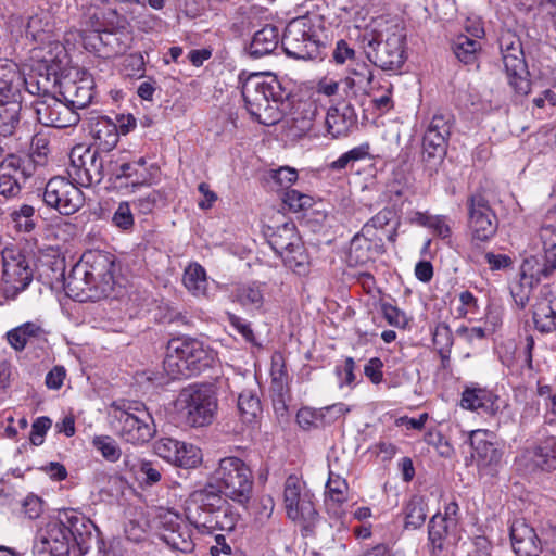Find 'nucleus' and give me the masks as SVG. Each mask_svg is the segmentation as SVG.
Listing matches in <instances>:
<instances>
[{
	"instance_id": "nucleus-1",
	"label": "nucleus",
	"mask_w": 556,
	"mask_h": 556,
	"mask_svg": "<svg viewBox=\"0 0 556 556\" xmlns=\"http://www.w3.org/2000/svg\"><path fill=\"white\" fill-rule=\"evenodd\" d=\"M203 488L192 491L185 501L184 513L188 522L202 534L215 530L232 531L240 515L227 498L240 505L247 504L253 491L250 467L235 456L224 457Z\"/></svg>"
},
{
	"instance_id": "nucleus-2",
	"label": "nucleus",
	"mask_w": 556,
	"mask_h": 556,
	"mask_svg": "<svg viewBox=\"0 0 556 556\" xmlns=\"http://www.w3.org/2000/svg\"><path fill=\"white\" fill-rule=\"evenodd\" d=\"M241 93L248 112L263 125H274L282 117L281 106L288 98L276 76L252 73L243 78L240 74Z\"/></svg>"
},
{
	"instance_id": "nucleus-3",
	"label": "nucleus",
	"mask_w": 556,
	"mask_h": 556,
	"mask_svg": "<svg viewBox=\"0 0 556 556\" xmlns=\"http://www.w3.org/2000/svg\"><path fill=\"white\" fill-rule=\"evenodd\" d=\"M215 362L214 352L192 338H174L167 344L163 370L170 380L197 376Z\"/></svg>"
},
{
	"instance_id": "nucleus-4",
	"label": "nucleus",
	"mask_w": 556,
	"mask_h": 556,
	"mask_svg": "<svg viewBox=\"0 0 556 556\" xmlns=\"http://www.w3.org/2000/svg\"><path fill=\"white\" fill-rule=\"evenodd\" d=\"M467 228L470 239L469 260L479 264L481 244L489 242L497 232L498 219L485 195L476 191L467 199Z\"/></svg>"
},
{
	"instance_id": "nucleus-5",
	"label": "nucleus",
	"mask_w": 556,
	"mask_h": 556,
	"mask_svg": "<svg viewBox=\"0 0 556 556\" xmlns=\"http://www.w3.org/2000/svg\"><path fill=\"white\" fill-rule=\"evenodd\" d=\"M362 47L366 58L377 67L388 73H400L406 61L405 35L401 31L381 34L365 31Z\"/></svg>"
},
{
	"instance_id": "nucleus-6",
	"label": "nucleus",
	"mask_w": 556,
	"mask_h": 556,
	"mask_svg": "<svg viewBox=\"0 0 556 556\" xmlns=\"http://www.w3.org/2000/svg\"><path fill=\"white\" fill-rule=\"evenodd\" d=\"M283 507L288 519L301 527L303 535L314 533L319 520L314 494L295 475L289 476L285 481Z\"/></svg>"
},
{
	"instance_id": "nucleus-7",
	"label": "nucleus",
	"mask_w": 556,
	"mask_h": 556,
	"mask_svg": "<svg viewBox=\"0 0 556 556\" xmlns=\"http://www.w3.org/2000/svg\"><path fill=\"white\" fill-rule=\"evenodd\" d=\"M175 406L189 426L204 427L214 419L217 397L211 384L194 383L179 392Z\"/></svg>"
},
{
	"instance_id": "nucleus-8",
	"label": "nucleus",
	"mask_w": 556,
	"mask_h": 556,
	"mask_svg": "<svg viewBox=\"0 0 556 556\" xmlns=\"http://www.w3.org/2000/svg\"><path fill=\"white\" fill-rule=\"evenodd\" d=\"M508 85L518 96H527L531 91V80L520 38L511 30H503L498 37Z\"/></svg>"
},
{
	"instance_id": "nucleus-9",
	"label": "nucleus",
	"mask_w": 556,
	"mask_h": 556,
	"mask_svg": "<svg viewBox=\"0 0 556 556\" xmlns=\"http://www.w3.org/2000/svg\"><path fill=\"white\" fill-rule=\"evenodd\" d=\"M281 45L286 54L296 60L316 59L323 46L314 25L306 16H299L287 24Z\"/></svg>"
},
{
	"instance_id": "nucleus-10",
	"label": "nucleus",
	"mask_w": 556,
	"mask_h": 556,
	"mask_svg": "<svg viewBox=\"0 0 556 556\" xmlns=\"http://www.w3.org/2000/svg\"><path fill=\"white\" fill-rule=\"evenodd\" d=\"M1 290L5 299L14 300L33 281L29 260L18 247H5L2 252Z\"/></svg>"
},
{
	"instance_id": "nucleus-11",
	"label": "nucleus",
	"mask_w": 556,
	"mask_h": 556,
	"mask_svg": "<svg viewBox=\"0 0 556 556\" xmlns=\"http://www.w3.org/2000/svg\"><path fill=\"white\" fill-rule=\"evenodd\" d=\"M37 98L31 102V110L38 123L46 127L68 128L76 126L80 121L78 112L74 111L66 101H62L41 87Z\"/></svg>"
},
{
	"instance_id": "nucleus-12",
	"label": "nucleus",
	"mask_w": 556,
	"mask_h": 556,
	"mask_svg": "<svg viewBox=\"0 0 556 556\" xmlns=\"http://www.w3.org/2000/svg\"><path fill=\"white\" fill-rule=\"evenodd\" d=\"M112 426L122 440L131 444L149 442L155 433L152 416L144 407L139 406L134 412L116 408L113 412Z\"/></svg>"
},
{
	"instance_id": "nucleus-13",
	"label": "nucleus",
	"mask_w": 556,
	"mask_h": 556,
	"mask_svg": "<svg viewBox=\"0 0 556 556\" xmlns=\"http://www.w3.org/2000/svg\"><path fill=\"white\" fill-rule=\"evenodd\" d=\"M39 195L48 207L65 216L75 214L85 204V194L80 188L61 176L49 179Z\"/></svg>"
},
{
	"instance_id": "nucleus-14",
	"label": "nucleus",
	"mask_w": 556,
	"mask_h": 556,
	"mask_svg": "<svg viewBox=\"0 0 556 556\" xmlns=\"http://www.w3.org/2000/svg\"><path fill=\"white\" fill-rule=\"evenodd\" d=\"M108 161L98 149L76 147L71 152L70 175L83 187L98 185L108 175Z\"/></svg>"
},
{
	"instance_id": "nucleus-15",
	"label": "nucleus",
	"mask_w": 556,
	"mask_h": 556,
	"mask_svg": "<svg viewBox=\"0 0 556 556\" xmlns=\"http://www.w3.org/2000/svg\"><path fill=\"white\" fill-rule=\"evenodd\" d=\"M76 513L65 515L64 519L51 521L35 543V556H68L72 539V526Z\"/></svg>"
},
{
	"instance_id": "nucleus-16",
	"label": "nucleus",
	"mask_w": 556,
	"mask_h": 556,
	"mask_svg": "<svg viewBox=\"0 0 556 556\" xmlns=\"http://www.w3.org/2000/svg\"><path fill=\"white\" fill-rule=\"evenodd\" d=\"M540 239L543 244V253L526 257L520 266V273L528 277L538 286L546 279H549L556 271V258L552 253L556 244L553 243V230L540 229Z\"/></svg>"
},
{
	"instance_id": "nucleus-17",
	"label": "nucleus",
	"mask_w": 556,
	"mask_h": 556,
	"mask_svg": "<svg viewBox=\"0 0 556 556\" xmlns=\"http://www.w3.org/2000/svg\"><path fill=\"white\" fill-rule=\"evenodd\" d=\"M79 265L85 267L89 279L97 283L103 298L109 296L115 285V256L103 251H89L83 255V262Z\"/></svg>"
},
{
	"instance_id": "nucleus-18",
	"label": "nucleus",
	"mask_w": 556,
	"mask_h": 556,
	"mask_svg": "<svg viewBox=\"0 0 556 556\" xmlns=\"http://www.w3.org/2000/svg\"><path fill=\"white\" fill-rule=\"evenodd\" d=\"M72 526V539L78 549V556H105V543L97 526L84 515H75Z\"/></svg>"
},
{
	"instance_id": "nucleus-19",
	"label": "nucleus",
	"mask_w": 556,
	"mask_h": 556,
	"mask_svg": "<svg viewBox=\"0 0 556 556\" xmlns=\"http://www.w3.org/2000/svg\"><path fill=\"white\" fill-rule=\"evenodd\" d=\"M160 536L173 549L191 553L194 543L191 536L189 526L182 517L173 510H167L159 516Z\"/></svg>"
},
{
	"instance_id": "nucleus-20",
	"label": "nucleus",
	"mask_w": 556,
	"mask_h": 556,
	"mask_svg": "<svg viewBox=\"0 0 556 556\" xmlns=\"http://www.w3.org/2000/svg\"><path fill=\"white\" fill-rule=\"evenodd\" d=\"M109 180L121 190L136 192L140 187L153 184L152 174L148 169H138L137 165L124 162L118 164L110 156L108 161Z\"/></svg>"
},
{
	"instance_id": "nucleus-21",
	"label": "nucleus",
	"mask_w": 556,
	"mask_h": 556,
	"mask_svg": "<svg viewBox=\"0 0 556 556\" xmlns=\"http://www.w3.org/2000/svg\"><path fill=\"white\" fill-rule=\"evenodd\" d=\"M25 88L30 94L39 93L40 81L35 77L26 79L20 72L16 64L0 66V101H21V91Z\"/></svg>"
},
{
	"instance_id": "nucleus-22",
	"label": "nucleus",
	"mask_w": 556,
	"mask_h": 556,
	"mask_svg": "<svg viewBox=\"0 0 556 556\" xmlns=\"http://www.w3.org/2000/svg\"><path fill=\"white\" fill-rule=\"evenodd\" d=\"M31 176L28 166L16 155H9L0 163V195L10 199L21 193L20 177Z\"/></svg>"
},
{
	"instance_id": "nucleus-23",
	"label": "nucleus",
	"mask_w": 556,
	"mask_h": 556,
	"mask_svg": "<svg viewBox=\"0 0 556 556\" xmlns=\"http://www.w3.org/2000/svg\"><path fill=\"white\" fill-rule=\"evenodd\" d=\"M94 281L89 279L85 267L77 264L64 279L66 294L77 302H96L103 298Z\"/></svg>"
},
{
	"instance_id": "nucleus-24",
	"label": "nucleus",
	"mask_w": 556,
	"mask_h": 556,
	"mask_svg": "<svg viewBox=\"0 0 556 556\" xmlns=\"http://www.w3.org/2000/svg\"><path fill=\"white\" fill-rule=\"evenodd\" d=\"M486 431L475 430L470 433L469 441L472 448V458L480 469L492 473L501 464L503 452L494 443L486 439Z\"/></svg>"
},
{
	"instance_id": "nucleus-25",
	"label": "nucleus",
	"mask_w": 556,
	"mask_h": 556,
	"mask_svg": "<svg viewBox=\"0 0 556 556\" xmlns=\"http://www.w3.org/2000/svg\"><path fill=\"white\" fill-rule=\"evenodd\" d=\"M400 218L393 207H384L372 216L362 228L364 236H371L378 240L382 237V241L387 239L394 243L397 237V228Z\"/></svg>"
},
{
	"instance_id": "nucleus-26",
	"label": "nucleus",
	"mask_w": 556,
	"mask_h": 556,
	"mask_svg": "<svg viewBox=\"0 0 556 556\" xmlns=\"http://www.w3.org/2000/svg\"><path fill=\"white\" fill-rule=\"evenodd\" d=\"M510 541L514 552L518 556H539L544 549L543 543L532 527L525 520H514L510 526Z\"/></svg>"
},
{
	"instance_id": "nucleus-27",
	"label": "nucleus",
	"mask_w": 556,
	"mask_h": 556,
	"mask_svg": "<svg viewBox=\"0 0 556 556\" xmlns=\"http://www.w3.org/2000/svg\"><path fill=\"white\" fill-rule=\"evenodd\" d=\"M357 122L354 106L346 101L329 108L326 116V127L332 138L345 137Z\"/></svg>"
},
{
	"instance_id": "nucleus-28",
	"label": "nucleus",
	"mask_w": 556,
	"mask_h": 556,
	"mask_svg": "<svg viewBox=\"0 0 556 556\" xmlns=\"http://www.w3.org/2000/svg\"><path fill=\"white\" fill-rule=\"evenodd\" d=\"M533 321L542 333L556 330V295L547 291L546 287L541 289L533 305Z\"/></svg>"
},
{
	"instance_id": "nucleus-29",
	"label": "nucleus",
	"mask_w": 556,
	"mask_h": 556,
	"mask_svg": "<svg viewBox=\"0 0 556 556\" xmlns=\"http://www.w3.org/2000/svg\"><path fill=\"white\" fill-rule=\"evenodd\" d=\"M382 237L375 239L371 236H364V232L354 236L351 240L349 260L355 265H363L375 260L376 256L384 253Z\"/></svg>"
},
{
	"instance_id": "nucleus-30",
	"label": "nucleus",
	"mask_w": 556,
	"mask_h": 556,
	"mask_svg": "<svg viewBox=\"0 0 556 556\" xmlns=\"http://www.w3.org/2000/svg\"><path fill=\"white\" fill-rule=\"evenodd\" d=\"M456 525L441 519V513L431 517L428 525V539L431 545V554L440 556L451 538H456Z\"/></svg>"
},
{
	"instance_id": "nucleus-31",
	"label": "nucleus",
	"mask_w": 556,
	"mask_h": 556,
	"mask_svg": "<svg viewBox=\"0 0 556 556\" xmlns=\"http://www.w3.org/2000/svg\"><path fill=\"white\" fill-rule=\"evenodd\" d=\"M62 94L74 111L83 110L91 103L94 97L93 80L90 77H83L79 80L68 81L63 87Z\"/></svg>"
},
{
	"instance_id": "nucleus-32",
	"label": "nucleus",
	"mask_w": 556,
	"mask_h": 556,
	"mask_svg": "<svg viewBox=\"0 0 556 556\" xmlns=\"http://www.w3.org/2000/svg\"><path fill=\"white\" fill-rule=\"evenodd\" d=\"M528 459L534 467L545 471L556 469V437L551 435L540 440L527 451Z\"/></svg>"
},
{
	"instance_id": "nucleus-33",
	"label": "nucleus",
	"mask_w": 556,
	"mask_h": 556,
	"mask_svg": "<svg viewBox=\"0 0 556 556\" xmlns=\"http://www.w3.org/2000/svg\"><path fill=\"white\" fill-rule=\"evenodd\" d=\"M460 405L465 409L482 410L494 415L498 412V396L482 389H466L463 392Z\"/></svg>"
},
{
	"instance_id": "nucleus-34",
	"label": "nucleus",
	"mask_w": 556,
	"mask_h": 556,
	"mask_svg": "<svg viewBox=\"0 0 556 556\" xmlns=\"http://www.w3.org/2000/svg\"><path fill=\"white\" fill-rule=\"evenodd\" d=\"M90 134L94 139L96 149L110 152L118 142L119 131L115 123L106 117H99L91 124Z\"/></svg>"
},
{
	"instance_id": "nucleus-35",
	"label": "nucleus",
	"mask_w": 556,
	"mask_h": 556,
	"mask_svg": "<svg viewBox=\"0 0 556 556\" xmlns=\"http://www.w3.org/2000/svg\"><path fill=\"white\" fill-rule=\"evenodd\" d=\"M56 35L54 29V22L49 13L40 12L34 14L28 18L25 25V36L30 38L31 41L40 45H46L47 41H51Z\"/></svg>"
},
{
	"instance_id": "nucleus-36",
	"label": "nucleus",
	"mask_w": 556,
	"mask_h": 556,
	"mask_svg": "<svg viewBox=\"0 0 556 556\" xmlns=\"http://www.w3.org/2000/svg\"><path fill=\"white\" fill-rule=\"evenodd\" d=\"M279 43V31L274 25H266L257 30L248 48L249 55L260 59L273 53Z\"/></svg>"
},
{
	"instance_id": "nucleus-37",
	"label": "nucleus",
	"mask_w": 556,
	"mask_h": 556,
	"mask_svg": "<svg viewBox=\"0 0 556 556\" xmlns=\"http://www.w3.org/2000/svg\"><path fill=\"white\" fill-rule=\"evenodd\" d=\"M240 418L244 424L255 425L262 417L263 407L255 389H245L237 401Z\"/></svg>"
},
{
	"instance_id": "nucleus-38",
	"label": "nucleus",
	"mask_w": 556,
	"mask_h": 556,
	"mask_svg": "<svg viewBox=\"0 0 556 556\" xmlns=\"http://www.w3.org/2000/svg\"><path fill=\"white\" fill-rule=\"evenodd\" d=\"M267 241L275 253L280 256L288 249L294 248L295 244L300 243L301 238L293 223H285L267 236Z\"/></svg>"
},
{
	"instance_id": "nucleus-39",
	"label": "nucleus",
	"mask_w": 556,
	"mask_h": 556,
	"mask_svg": "<svg viewBox=\"0 0 556 556\" xmlns=\"http://www.w3.org/2000/svg\"><path fill=\"white\" fill-rule=\"evenodd\" d=\"M448 137L439 132L426 131L422 139V161L437 163L443 160Z\"/></svg>"
},
{
	"instance_id": "nucleus-40",
	"label": "nucleus",
	"mask_w": 556,
	"mask_h": 556,
	"mask_svg": "<svg viewBox=\"0 0 556 556\" xmlns=\"http://www.w3.org/2000/svg\"><path fill=\"white\" fill-rule=\"evenodd\" d=\"M45 336L43 329L35 323H25L7 333L10 345L15 351H23L31 339H41Z\"/></svg>"
},
{
	"instance_id": "nucleus-41",
	"label": "nucleus",
	"mask_w": 556,
	"mask_h": 556,
	"mask_svg": "<svg viewBox=\"0 0 556 556\" xmlns=\"http://www.w3.org/2000/svg\"><path fill=\"white\" fill-rule=\"evenodd\" d=\"M56 34L51 41H47L46 45H40L38 48L43 52L41 60L47 64L48 68L56 72L61 70L62 65L67 60L68 48L59 40Z\"/></svg>"
},
{
	"instance_id": "nucleus-42",
	"label": "nucleus",
	"mask_w": 556,
	"mask_h": 556,
	"mask_svg": "<svg viewBox=\"0 0 556 556\" xmlns=\"http://www.w3.org/2000/svg\"><path fill=\"white\" fill-rule=\"evenodd\" d=\"M451 48L459 62L465 65H471L478 60L481 43L467 35H459L453 40Z\"/></svg>"
},
{
	"instance_id": "nucleus-43",
	"label": "nucleus",
	"mask_w": 556,
	"mask_h": 556,
	"mask_svg": "<svg viewBox=\"0 0 556 556\" xmlns=\"http://www.w3.org/2000/svg\"><path fill=\"white\" fill-rule=\"evenodd\" d=\"M113 37L114 34L106 30L103 33L94 31L90 35H85L80 30H70L64 35V45L68 49L71 46L74 48L76 43H81L85 48L90 46L92 49H97V42L103 43L104 46L112 45L111 38Z\"/></svg>"
},
{
	"instance_id": "nucleus-44",
	"label": "nucleus",
	"mask_w": 556,
	"mask_h": 556,
	"mask_svg": "<svg viewBox=\"0 0 556 556\" xmlns=\"http://www.w3.org/2000/svg\"><path fill=\"white\" fill-rule=\"evenodd\" d=\"M21 101H0V136L14 134L20 124Z\"/></svg>"
},
{
	"instance_id": "nucleus-45",
	"label": "nucleus",
	"mask_w": 556,
	"mask_h": 556,
	"mask_svg": "<svg viewBox=\"0 0 556 556\" xmlns=\"http://www.w3.org/2000/svg\"><path fill=\"white\" fill-rule=\"evenodd\" d=\"M185 287L193 295H205L207 291V277L205 269L198 263L190 264L184 273Z\"/></svg>"
},
{
	"instance_id": "nucleus-46",
	"label": "nucleus",
	"mask_w": 556,
	"mask_h": 556,
	"mask_svg": "<svg viewBox=\"0 0 556 556\" xmlns=\"http://www.w3.org/2000/svg\"><path fill=\"white\" fill-rule=\"evenodd\" d=\"M233 299L248 309H260L264 303V294L256 283L242 285L233 292Z\"/></svg>"
},
{
	"instance_id": "nucleus-47",
	"label": "nucleus",
	"mask_w": 556,
	"mask_h": 556,
	"mask_svg": "<svg viewBox=\"0 0 556 556\" xmlns=\"http://www.w3.org/2000/svg\"><path fill=\"white\" fill-rule=\"evenodd\" d=\"M532 113L538 118H546L556 114V91L545 89L532 100Z\"/></svg>"
},
{
	"instance_id": "nucleus-48",
	"label": "nucleus",
	"mask_w": 556,
	"mask_h": 556,
	"mask_svg": "<svg viewBox=\"0 0 556 556\" xmlns=\"http://www.w3.org/2000/svg\"><path fill=\"white\" fill-rule=\"evenodd\" d=\"M280 257L285 265L292 269L294 273L302 275L306 273L308 265V256L305 252L302 241L294 245V248L288 249L283 252Z\"/></svg>"
},
{
	"instance_id": "nucleus-49",
	"label": "nucleus",
	"mask_w": 556,
	"mask_h": 556,
	"mask_svg": "<svg viewBox=\"0 0 556 556\" xmlns=\"http://www.w3.org/2000/svg\"><path fill=\"white\" fill-rule=\"evenodd\" d=\"M405 528L418 529L426 520V510L420 497L412 498L405 506Z\"/></svg>"
},
{
	"instance_id": "nucleus-50",
	"label": "nucleus",
	"mask_w": 556,
	"mask_h": 556,
	"mask_svg": "<svg viewBox=\"0 0 556 556\" xmlns=\"http://www.w3.org/2000/svg\"><path fill=\"white\" fill-rule=\"evenodd\" d=\"M519 276V280L513 283L510 287V294L515 304L522 309L529 303L530 295L534 287H536L538 285L528 277L526 278L525 276H522L521 273Z\"/></svg>"
},
{
	"instance_id": "nucleus-51",
	"label": "nucleus",
	"mask_w": 556,
	"mask_h": 556,
	"mask_svg": "<svg viewBox=\"0 0 556 556\" xmlns=\"http://www.w3.org/2000/svg\"><path fill=\"white\" fill-rule=\"evenodd\" d=\"M349 485L346 481L339 475L333 472L329 473L328 481L326 483V493L328 501L334 504H342L348 500Z\"/></svg>"
},
{
	"instance_id": "nucleus-52",
	"label": "nucleus",
	"mask_w": 556,
	"mask_h": 556,
	"mask_svg": "<svg viewBox=\"0 0 556 556\" xmlns=\"http://www.w3.org/2000/svg\"><path fill=\"white\" fill-rule=\"evenodd\" d=\"M92 445L101 453L108 462L115 463L121 458L122 451L117 442L109 435H97Z\"/></svg>"
},
{
	"instance_id": "nucleus-53",
	"label": "nucleus",
	"mask_w": 556,
	"mask_h": 556,
	"mask_svg": "<svg viewBox=\"0 0 556 556\" xmlns=\"http://www.w3.org/2000/svg\"><path fill=\"white\" fill-rule=\"evenodd\" d=\"M200 462L201 455L199 448L192 444L179 443L177 458H175L173 465L184 468H194Z\"/></svg>"
},
{
	"instance_id": "nucleus-54",
	"label": "nucleus",
	"mask_w": 556,
	"mask_h": 556,
	"mask_svg": "<svg viewBox=\"0 0 556 556\" xmlns=\"http://www.w3.org/2000/svg\"><path fill=\"white\" fill-rule=\"evenodd\" d=\"M112 223L115 227L124 231L132 229L135 218L129 202L123 201L118 204L117 208L113 213Z\"/></svg>"
},
{
	"instance_id": "nucleus-55",
	"label": "nucleus",
	"mask_w": 556,
	"mask_h": 556,
	"mask_svg": "<svg viewBox=\"0 0 556 556\" xmlns=\"http://www.w3.org/2000/svg\"><path fill=\"white\" fill-rule=\"evenodd\" d=\"M275 501L270 495H262L252 507L254 519L260 525H264L273 515Z\"/></svg>"
},
{
	"instance_id": "nucleus-56",
	"label": "nucleus",
	"mask_w": 556,
	"mask_h": 556,
	"mask_svg": "<svg viewBox=\"0 0 556 556\" xmlns=\"http://www.w3.org/2000/svg\"><path fill=\"white\" fill-rule=\"evenodd\" d=\"M296 421L304 430L324 427L320 409L303 407L296 414Z\"/></svg>"
},
{
	"instance_id": "nucleus-57",
	"label": "nucleus",
	"mask_w": 556,
	"mask_h": 556,
	"mask_svg": "<svg viewBox=\"0 0 556 556\" xmlns=\"http://www.w3.org/2000/svg\"><path fill=\"white\" fill-rule=\"evenodd\" d=\"M49 141L43 137L36 136L33 138L28 163L37 166H45L49 153Z\"/></svg>"
},
{
	"instance_id": "nucleus-58",
	"label": "nucleus",
	"mask_w": 556,
	"mask_h": 556,
	"mask_svg": "<svg viewBox=\"0 0 556 556\" xmlns=\"http://www.w3.org/2000/svg\"><path fill=\"white\" fill-rule=\"evenodd\" d=\"M179 443L180 441L172 438H162L154 443V452L157 456L174 464L175 458H177Z\"/></svg>"
},
{
	"instance_id": "nucleus-59",
	"label": "nucleus",
	"mask_w": 556,
	"mask_h": 556,
	"mask_svg": "<svg viewBox=\"0 0 556 556\" xmlns=\"http://www.w3.org/2000/svg\"><path fill=\"white\" fill-rule=\"evenodd\" d=\"M283 202L289 206L293 212H299L302 210H306L312 207L313 198L308 194L301 193L295 189H290L286 191L283 197Z\"/></svg>"
},
{
	"instance_id": "nucleus-60",
	"label": "nucleus",
	"mask_w": 556,
	"mask_h": 556,
	"mask_svg": "<svg viewBox=\"0 0 556 556\" xmlns=\"http://www.w3.org/2000/svg\"><path fill=\"white\" fill-rule=\"evenodd\" d=\"M34 214V207L31 205L24 204L18 210L13 211L11 216L20 229H23L24 231H30L35 226L33 220Z\"/></svg>"
},
{
	"instance_id": "nucleus-61",
	"label": "nucleus",
	"mask_w": 556,
	"mask_h": 556,
	"mask_svg": "<svg viewBox=\"0 0 556 556\" xmlns=\"http://www.w3.org/2000/svg\"><path fill=\"white\" fill-rule=\"evenodd\" d=\"M479 258H483L485 263L489 265V268L493 271L495 270H506L513 267V258L507 254H496L494 252H485L481 251V255Z\"/></svg>"
},
{
	"instance_id": "nucleus-62",
	"label": "nucleus",
	"mask_w": 556,
	"mask_h": 556,
	"mask_svg": "<svg viewBox=\"0 0 556 556\" xmlns=\"http://www.w3.org/2000/svg\"><path fill=\"white\" fill-rule=\"evenodd\" d=\"M227 319L230 326L233 327L247 342L258 345L250 323L232 313H227Z\"/></svg>"
},
{
	"instance_id": "nucleus-63",
	"label": "nucleus",
	"mask_w": 556,
	"mask_h": 556,
	"mask_svg": "<svg viewBox=\"0 0 556 556\" xmlns=\"http://www.w3.org/2000/svg\"><path fill=\"white\" fill-rule=\"evenodd\" d=\"M52 420L49 417H38L31 425L29 440L31 444L39 446L43 443L47 431L51 428Z\"/></svg>"
},
{
	"instance_id": "nucleus-64",
	"label": "nucleus",
	"mask_w": 556,
	"mask_h": 556,
	"mask_svg": "<svg viewBox=\"0 0 556 556\" xmlns=\"http://www.w3.org/2000/svg\"><path fill=\"white\" fill-rule=\"evenodd\" d=\"M381 312L389 325L394 327H405L407 325L405 313L391 303H382Z\"/></svg>"
}]
</instances>
